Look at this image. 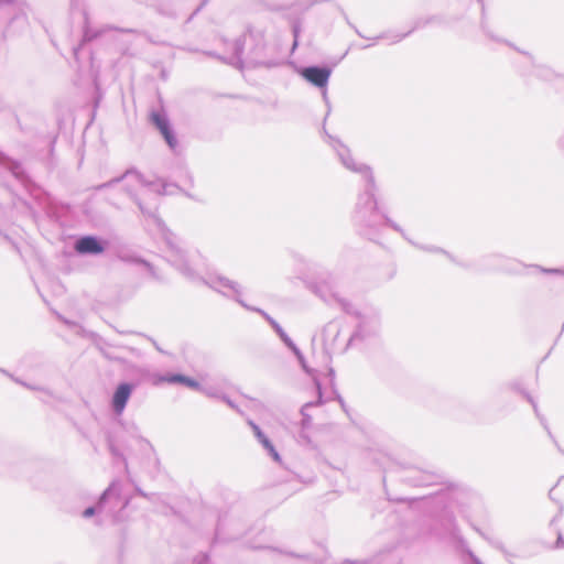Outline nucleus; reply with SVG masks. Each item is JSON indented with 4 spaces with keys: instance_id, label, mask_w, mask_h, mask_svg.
Segmentation results:
<instances>
[{
    "instance_id": "nucleus-1",
    "label": "nucleus",
    "mask_w": 564,
    "mask_h": 564,
    "mask_svg": "<svg viewBox=\"0 0 564 564\" xmlns=\"http://www.w3.org/2000/svg\"><path fill=\"white\" fill-rule=\"evenodd\" d=\"M167 261L186 279L192 282H202L216 292L234 299L242 307L248 311L260 314L274 329L276 335L281 338L286 333L280 324L273 319L267 312L259 307L248 305L241 299V286L236 281L229 280L225 276L214 274L210 272L207 262L198 249H166Z\"/></svg>"
},
{
    "instance_id": "nucleus-2",
    "label": "nucleus",
    "mask_w": 564,
    "mask_h": 564,
    "mask_svg": "<svg viewBox=\"0 0 564 564\" xmlns=\"http://www.w3.org/2000/svg\"><path fill=\"white\" fill-rule=\"evenodd\" d=\"M167 261L186 279L192 282H202L216 292L234 299L242 307L248 311L260 314L274 329L276 335L281 338L286 333L280 324L273 319L267 312L259 307L248 305L241 299V286L236 281L229 280L225 276L214 274L210 272L207 262L198 249H166Z\"/></svg>"
},
{
    "instance_id": "nucleus-3",
    "label": "nucleus",
    "mask_w": 564,
    "mask_h": 564,
    "mask_svg": "<svg viewBox=\"0 0 564 564\" xmlns=\"http://www.w3.org/2000/svg\"><path fill=\"white\" fill-rule=\"evenodd\" d=\"M105 249H64L57 256L56 268L68 272L88 263V258L101 253Z\"/></svg>"
},
{
    "instance_id": "nucleus-4",
    "label": "nucleus",
    "mask_w": 564,
    "mask_h": 564,
    "mask_svg": "<svg viewBox=\"0 0 564 564\" xmlns=\"http://www.w3.org/2000/svg\"><path fill=\"white\" fill-rule=\"evenodd\" d=\"M313 291L327 304H338L346 313H352L350 311V304L339 295L337 291L335 279L327 274L325 278H321L313 285Z\"/></svg>"
},
{
    "instance_id": "nucleus-5",
    "label": "nucleus",
    "mask_w": 564,
    "mask_h": 564,
    "mask_svg": "<svg viewBox=\"0 0 564 564\" xmlns=\"http://www.w3.org/2000/svg\"><path fill=\"white\" fill-rule=\"evenodd\" d=\"M358 317L359 322L357 328L349 337L348 344L340 348L341 351H345L349 345H355L359 340H365L377 335L380 329V319L377 314H362Z\"/></svg>"
},
{
    "instance_id": "nucleus-6",
    "label": "nucleus",
    "mask_w": 564,
    "mask_h": 564,
    "mask_svg": "<svg viewBox=\"0 0 564 564\" xmlns=\"http://www.w3.org/2000/svg\"><path fill=\"white\" fill-rule=\"evenodd\" d=\"M134 388L135 386L130 382H120L116 387L110 400L111 410L116 415H121L124 412Z\"/></svg>"
},
{
    "instance_id": "nucleus-7",
    "label": "nucleus",
    "mask_w": 564,
    "mask_h": 564,
    "mask_svg": "<svg viewBox=\"0 0 564 564\" xmlns=\"http://www.w3.org/2000/svg\"><path fill=\"white\" fill-rule=\"evenodd\" d=\"M330 74V69L326 67H306L301 72L304 79L321 88L327 85Z\"/></svg>"
},
{
    "instance_id": "nucleus-8",
    "label": "nucleus",
    "mask_w": 564,
    "mask_h": 564,
    "mask_svg": "<svg viewBox=\"0 0 564 564\" xmlns=\"http://www.w3.org/2000/svg\"><path fill=\"white\" fill-rule=\"evenodd\" d=\"M163 382L167 383H181L184 384L193 390L198 391V389H202V384L196 381L193 378H189L187 376L181 375V373H167V375H158L153 376V383L160 384Z\"/></svg>"
},
{
    "instance_id": "nucleus-9",
    "label": "nucleus",
    "mask_w": 564,
    "mask_h": 564,
    "mask_svg": "<svg viewBox=\"0 0 564 564\" xmlns=\"http://www.w3.org/2000/svg\"><path fill=\"white\" fill-rule=\"evenodd\" d=\"M248 425L251 427L253 435L258 440V442L263 446V448L268 452V454L273 458L274 462L280 463L281 456L274 448L271 441L268 436L262 432L258 424H256L252 420L247 421Z\"/></svg>"
},
{
    "instance_id": "nucleus-10",
    "label": "nucleus",
    "mask_w": 564,
    "mask_h": 564,
    "mask_svg": "<svg viewBox=\"0 0 564 564\" xmlns=\"http://www.w3.org/2000/svg\"><path fill=\"white\" fill-rule=\"evenodd\" d=\"M118 496H119V492H118V490H117L116 484H115V482H112V484H111V485H110V486H109V487L104 491V494L100 496V498H99V501H98L97 506H96V507H88V508H86V509L84 510V512H83V517H84V518H90V517H93L95 513H97V512H99V511H101V510H102L105 502H106L109 498H111V497H116V498H118Z\"/></svg>"
},
{
    "instance_id": "nucleus-11",
    "label": "nucleus",
    "mask_w": 564,
    "mask_h": 564,
    "mask_svg": "<svg viewBox=\"0 0 564 564\" xmlns=\"http://www.w3.org/2000/svg\"><path fill=\"white\" fill-rule=\"evenodd\" d=\"M340 334V327L337 322L328 323L323 330V341L326 347L337 350L336 340Z\"/></svg>"
},
{
    "instance_id": "nucleus-12",
    "label": "nucleus",
    "mask_w": 564,
    "mask_h": 564,
    "mask_svg": "<svg viewBox=\"0 0 564 564\" xmlns=\"http://www.w3.org/2000/svg\"><path fill=\"white\" fill-rule=\"evenodd\" d=\"M118 250H119V252H118V257H119L121 260H123V261H129V262L137 263V264H142V265H144V267L150 271V273H151V275H152L153 278L159 279V276L156 275V273H155V271H154L153 265H152L149 261H147V260H144V259L140 258V257H130V256L128 254V252L130 251V249H118Z\"/></svg>"
},
{
    "instance_id": "nucleus-13",
    "label": "nucleus",
    "mask_w": 564,
    "mask_h": 564,
    "mask_svg": "<svg viewBox=\"0 0 564 564\" xmlns=\"http://www.w3.org/2000/svg\"><path fill=\"white\" fill-rule=\"evenodd\" d=\"M284 345L292 350V352L294 354V356L296 357V359L299 360L302 369L311 375L312 373V369L308 368V366L306 365V361H305V358L302 354V351L297 348V346L293 343V340L286 335H284L283 337L280 338Z\"/></svg>"
},
{
    "instance_id": "nucleus-14",
    "label": "nucleus",
    "mask_w": 564,
    "mask_h": 564,
    "mask_svg": "<svg viewBox=\"0 0 564 564\" xmlns=\"http://www.w3.org/2000/svg\"><path fill=\"white\" fill-rule=\"evenodd\" d=\"M314 382H315V386H316V389H317V392H318V400L316 402H307L305 403L302 408H301V413H302V416H303V426H307L311 422V416L308 414V410L315 405H318V404H322L324 401H323V394H322V390H321V383L319 381L314 378Z\"/></svg>"
},
{
    "instance_id": "nucleus-15",
    "label": "nucleus",
    "mask_w": 564,
    "mask_h": 564,
    "mask_svg": "<svg viewBox=\"0 0 564 564\" xmlns=\"http://www.w3.org/2000/svg\"><path fill=\"white\" fill-rule=\"evenodd\" d=\"M443 532L440 535L446 534L449 536H456V527L452 517L443 518L442 521Z\"/></svg>"
},
{
    "instance_id": "nucleus-16",
    "label": "nucleus",
    "mask_w": 564,
    "mask_h": 564,
    "mask_svg": "<svg viewBox=\"0 0 564 564\" xmlns=\"http://www.w3.org/2000/svg\"><path fill=\"white\" fill-rule=\"evenodd\" d=\"M199 392L204 393L208 398L221 400L225 398V393L216 387L213 386H202V389H198Z\"/></svg>"
},
{
    "instance_id": "nucleus-17",
    "label": "nucleus",
    "mask_w": 564,
    "mask_h": 564,
    "mask_svg": "<svg viewBox=\"0 0 564 564\" xmlns=\"http://www.w3.org/2000/svg\"><path fill=\"white\" fill-rule=\"evenodd\" d=\"M151 120L155 124V127L160 130V132L170 128L167 120L164 117H162L160 113H156V112L152 113Z\"/></svg>"
},
{
    "instance_id": "nucleus-18",
    "label": "nucleus",
    "mask_w": 564,
    "mask_h": 564,
    "mask_svg": "<svg viewBox=\"0 0 564 564\" xmlns=\"http://www.w3.org/2000/svg\"><path fill=\"white\" fill-rule=\"evenodd\" d=\"M442 253L448 258L451 261H453L455 264L462 265V267H469L470 264L465 261V259L459 254H454L445 249H440Z\"/></svg>"
},
{
    "instance_id": "nucleus-19",
    "label": "nucleus",
    "mask_w": 564,
    "mask_h": 564,
    "mask_svg": "<svg viewBox=\"0 0 564 564\" xmlns=\"http://www.w3.org/2000/svg\"><path fill=\"white\" fill-rule=\"evenodd\" d=\"M75 247H100L99 241L94 237H84L76 242Z\"/></svg>"
},
{
    "instance_id": "nucleus-20",
    "label": "nucleus",
    "mask_w": 564,
    "mask_h": 564,
    "mask_svg": "<svg viewBox=\"0 0 564 564\" xmlns=\"http://www.w3.org/2000/svg\"><path fill=\"white\" fill-rule=\"evenodd\" d=\"M511 388L514 391H519L520 393H522L524 395V398L532 404L535 414L539 416L538 405H536L535 401L533 400V398L525 391L521 390L520 387L516 383L511 384Z\"/></svg>"
},
{
    "instance_id": "nucleus-21",
    "label": "nucleus",
    "mask_w": 564,
    "mask_h": 564,
    "mask_svg": "<svg viewBox=\"0 0 564 564\" xmlns=\"http://www.w3.org/2000/svg\"><path fill=\"white\" fill-rule=\"evenodd\" d=\"M163 138L165 139L166 143L171 147V148H175L176 147V139L174 138V135L172 134L170 128L166 129V130H163L161 131Z\"/></svg>"
},
{
    "instance_id": "nucleus-22",
    "label": "nucleus",
    "mask_w": 564,
    "mask_h": 564,
    "mask_svg": "<svg viewBox=\"0 0 564 564\" xmlns=\"http://www.w3.org/2000/svg\"><path fill=\"white\" fill-rule=\"evenodd\" d=\"M194 564H213L208 556L205 555V554H202V555H198L195 560H194Z\"/></svg>"
},
{
    "instance_id": "nucleus-23",
    "label": "nucleus",
    "mask_w": 564,
    "mask_h": 564,
    "mask_svg": "<svg viewBox=\"0 0 564 564\" xmlns=\"http://www.w3.org/2000/svg\"><path fill=\"white\" fill-rule=\"evenodd\" d=\"M221 401H224L231 409L239 412L237 404L227 394H225V398H223Z\"/></svg>"
},
{
    "instance_id": "nucleus-24",
    "label": "nucleus",
    "mask_w": 564,
    "mask_h": 564,
    "mask_svg": "<svg viewBox=\"0 0 564 564\" xmlns=\"http://www.w3.org/2000/svg\"><path fill=\"white\" fill-rule=\"evenodd\" d=\"M109 451L113 456L120 457L123 459V462H126L123 455L113 446L111 442L109 443Z\"/></svg>"
},
{
    "instance_id": "nucleus-25",
    "label": "nucleus",
    "mask_w": 564,
    "mask_h": 564,
    "mask_svg": "<svg viewBox=\"0 0 564 564\" xmlns=\"http://www.w3.org/2000/svg\"><path fill=\"white\" fill-rule=\"evenodd\" d=\"M507 270L510 271V272H513V273H521L522 272L521 264L518 263V262H512V265L510 268H507Z\"/></svg>"
},
{
    "instance_id": "nucleus-26",
    "label": "nucleus",
    "mask_w": 564,
    "mask_h": 564,
    "mask_svg": "<svg viewBox=\"0 0 564 564\" xmlns=\"http://www.w3.org/2000/svg\"><path fill=\"white\" fill-rule=\"evenodd\" d=\"M554 547L555 549L564 547V539H563V535L561 533L557 534V539H556V542L554 544Z\"/></svg>"
},
{
    "instance_id": "nucleus-27",
    "label": "nucleus",
    "mask_w": 564,
    "mask_h": 564,
    "mask_svg": "<svg viewBox=\"0 0 564 564\" xmlns=\"http://www.w3.org/2000/svg\"><path fill=\"white\" fill-rule=\"evenodd\" d=\"M57 317L59 321H62L65 325H67L69 327L77 325L75 322H70V321L66 319L65 317H63L62 315H57Z\"/></svg>"
},
{
    "instance_id": "nucleus-28",
    "label": "nucleus",
    "mask_w": 564,
    "mask_h": 564,
    "mask_svg": "<svg viewBox=\"0 0 564 564\" xmlns=\"http://www.w3.org/2000/svg\"><path fill=\"white\" fill-rule=\"evenodd\" d=\"M540 270L543 271V272H550V273H556V274L564 273V271H562L561 269H550V270H547V269H540Z\"/></svg>"
},
{
    "instance_id": "nucleus-29",
    "label": "nucleus",
    "mask_w": 564,
    "mask_h": 564,
    "mask_svg": "<svg viewBox=\"0 0 564 564\" xmlns=\"http://www.w3.org/2000/svg\"><path fill=\"white\" fill-rule=\"evenodd\" d=\"M328 375H329V377H330V381H333L334 376H335V371H334V369H332V368H330V369H328Z\"/></svg>"
},
{
    "instance_id": "nucleus-30",
    "label": "nucleus",
    "mask_w": 564,
    "mask_h": 564,
    "mask_svg": "<svg viewBox=\"0 0 564 564\" xmlns=\"http://www.w3.org/2000/svg\"><path fill=\"white\" fill-rule=\"evenodd\" d=\"M513 564H523L522 562L518 561V562H514Z\"/></svg>"
},
{
    "instance_id": "nucleus-31",
    "label": "nucleus",
    "mask_w": 564,
    "mask_h": 564,
    "mask_svg": "<svg viewBox=\"0 0 564 564\" xmlns=\"http://www.w3.org/2000/svg\"><path fill=\"white\" fill-rule=\"evenodd\" d=\"M364 564H370V563H364Z\"/></svg>"
}]
</instances>
